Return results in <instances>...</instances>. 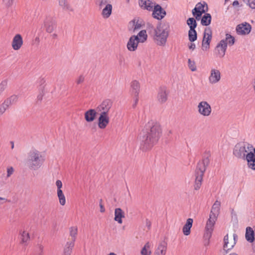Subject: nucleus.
Listing matches in <instances>:
<instances>
[{"label": "nucleus", "instance_id": "f257e3e1", "mask_svg": "<svg viewBox=\"0 0 255 255\" xmlns=\"http://www.w3.org/2000/svg\"><path fill=\"white\" fill-rule=\"evenodd\" d=\"M161 135L162 128L160 124L154 120L149 121L142 130L140 149L143 151L151 149L157 143Z\"/></svg>", "mask_w": 255, "mask_h": 255}, {"label": "nucleus", "instance_id": "f03ea898", "mask_svg": "<svg viewBox=\"0 0 255 255\" xmlns=\"http://www.w3.org/2000/svg\"><path fill=\"white\" fill-rule=\"evenodd\" d=\"M45 161L44 157L39 151L33 149L28 153L27 164L29 168L32 170L39 169Z\"/></svg>", "mask_w": 255, "mask_h": 255}, {"label": "nucleus", "instance_id": "7ed1b4c3", "mask_svg": "<svg viewBox=\"0 0 255 255\" xmlns=\"http://www.w3.org/2000/svg\"><path fill=\"white\" fill-rule=\"evenodd\" d=\"M169 26L165 24H159L154 29L153 39L159 46H164L169 35Z\"/></svg>", "mask_w": 255, "mask_h": 255}, {"label": "nucleus", "instance_id": "20e7f679", "mask_svg": "<svg viewBox=\"0 0 255 255\" xmlns=\"http://www.w3.org/2000/svg\"><path fill=\"white\" fill-rule=\"evenodd\" d=\"M209 162L210 160L209 158L206 157L204 158L202 161H199L197 164L195 170L196 178L194 185V189L196 190L200 188L203 176Z\"/></svg>", "mask_w": 255, "mask_h": 255}, {"label": "nucleus", "instance_id": "39448f33", "mask_svg": "<svg viewBox=\"0 0 255 255\" xmlns=\"http://www.w3.org/2000/svg\"><path fill=\"white\" fill-rule=\"evenodd\" d=\"M253 146L246 142L237 143L233 148V155L237 158L243 159L249 150H252Z\"/></svg>", "mask_w": 255, "mask_h": 255}, {"label": "nucleus", "instance_id": "423d86ee", "mask_svg": "<svg viewBox=\"0 0 255 255\" xmlns=\"http://www.w3.org/2000/svg\"><path fill=\"white\" fill-rule=\"evenodd\" d=\"M70 234L72 238V241L66 243L62 255H71L73 248L74 246L76 237L77 234V228L76 227H71L70 229Z\"/></svg>", "mask_w": 255, "mask_h": 255}, {"label": "nucleus", "instance_id": "0eeeda50", "mask_svg": "<svg viewBox=\"0 0 255 255\" xmlns=\"http://www.w3.org/2000/svg\"><path fill=\"white\" fill-rule=\"evenodd\" d=\"M197 109L198 113L204 117H208L211 114V107L206 101L200 102L198 105Z\"/></svg>", "mask_w": 255, "mask_h": 255}, {"label": "nucleus", "instance_id": "6e6552de", "mask_svg": "<svg viewBox=\"0 0 255 255\" xmlns=\"http://www.w3.org/2000/svg\"><path fill=\"white\" fill-rule=\"evenodd\" d=\"M212 32L210 27L205 28L204 32V37L202 43V48L204 51L209 49L210 43L212 39Z\"/></svg>", "mask_w": 255, "mask_h": 255}, {"label": "nucleus", "instance_id": "1a4fd4ad", "mask_svg": "<svg viewBox=\"0 0 255 255\" xmlns=\"http://www.w3.org/2000/svg\"><path fill=\"white\" fill-rule=\"evenodd\" d=\"M169 94V91L165 86L160 87L158 91L157 99L160 104L164 103L168 99V96Z\"/></svg>", "mask_w": 255, "mask_h": 255}, {"label": "nucleus", "instance_id": "9d476101", "mask_svg": "<svg viewBox=\"0 0 255 255\" xmlns=\"http://www.w3.org/2000/svg\"><path fill=\"white\" fill-rule=\"evenodd\" d=\"M152 16L158 20H161L166 15V11L159 4H155L153 6L152 9Z\"/></svg>", "mask_w": 255, "mask_h": 255}, {"label": "nucleus", "instance_id": "9b49d317", "mask_svg": "<svg viewBox=\"0 0 255 255\" xmlns=\"http://www.w3.org/2000/svg\"><path fill=\"white\" fill-rule=\"evenodd\" d=\"M217 216L215 215H212L210 214L209 218L208 219L206 226V232L205 233V236L207 237L210 238L211 236V233L213 231V228L214 226L216 221L217 219Z\"/></svg>", "mask_w": 255, "mask_h": 255}, {"label": "nucleus", "instance_id": "f8f14e48", "mask_svg": "<svg viewBox=\"0 0 255 255\" xmlns=\"http://www.w3.org/2000/svg\"><path fill=\"white\" fill-rule=\"evenodd\" d=\"M252 26L246 22L238 24L236 27V31L240 35H247L250 33Z\"/></svg>", "mask_w": 255, "mask_h": 255}, {"label": "nucleus", "instance_id": "ddd939ff", "mask_svg": "<svg viewBox=\"0 0 255 255\" xmlns=\"http://www.w3.org/2000/svg\"><path fill=\"white\" fill-rule=\"evenodd\" d=\"M113 105V101L110 99H106L104 100L102 103L99 105L97 108L98 112H105L108 114L110 109Z\"/></svg>", "mask_w": 255, "mask_h": 255}, {"label": "nucleus", "instance_id": "4468645a", "mask_svg": "<svg viewBox=\"0 0 255 255\" xmlns=\"http://www.w3.org/2000/svg\"><path fill=\"white\" fill-rule=\"evenodd\" d=\"M110 119L108 116V114L105 112L101 113L100 116L98 118V127L101 129H104L106 128L109 123Z\"/></svg>", "mask_w": 255, "mask_h": 255}, {"label": "nucleus", "instance_id": "2eb2a0df", "mask_svg": "<svg viewBox=\"0 0 255 255\" xmlns=\"http://www.w3.org/2000/svg\"><path fill=\"white\" fill-rule=\"evenodd\" d=\"M243 159L247 160L249 167L255 170V155L252 150H249Z\"/></svg>", "mask_w": 255, "mask_h": 255}, {"label": "nucleus", "instance_id": "dca6fc26", "mask_svg": "<svg viewBox=\"0 0 255 255\" xmlns=\"http://www.w3.org/2000/svg\"><path fill=\"white\" fill-rule=\"evenodd\" d=\"M137 39H138V36L135 35H132L129 38L127 45L129 51H134L136 49L139 42Z\"/></svg>", "mask_w": 255, "mask_h": 255}, {"label": "nucleus", "instance_id": "f3484780", "mask_svg": "<svg viewBox=\"0 0 255 255\" xmlns=\"http://www.w3.org/2000/svg\"><path fill=\"white\" fill-rule=\"evenodd\" d=\"M155 4L152 0H138V4L141 8L149 11L152 10Z\"/></svg>", "mask_w": 255, "mask_h": 255}, {"label": "nucleus", "instance_id": "a211bd4d", "mask_svg": "<svg viewBox=\"0 0 255 255\" xmlns=\"http://www.w3.org/2000/svg\"><path fill=\"white\" fill-rule=\"evenodd\" d=\"M23 44V39L19 34H16L12 41V47L14 50H19Z\"/></svg>", "mask_w": 255, "mask_h": 255}, {"label": "nucleus", "instance_id": "6ab92c4d", "mask_svg": "<svg viewBox=\"0 0 255 255\" xmlns=\"http://www.w3.org/2000/svg\"><path fill=\"white\" fill-rule=\"evenodd\" d=\"M227 43L224 42L222 39L217 45L215 50L218 51V55L220 57H223L227 48Z\"/></svg>", "mask_w": 255, "mask_h": 255}, {"label": "nucleus", "instance_id": "aec40b11", "mask_svg": "<svg viewBox=\"0 0 255 255\" xmlns=\"http://www.w3.org/2000/svg\"><path fill=\"white\" fill-rule=\"evenodd\" d=\"M221 79V73L218 70L212 69L211 74L209 77V82L211 84H215L218 82Z\"/></svg>", "mask_w": 255, "mask_h": 255}, {"label": "nucleus", "instance_id": "412c9836", "mask_svg": "<svg viewBox=\"0 0 255 255\" xmlns=\"http://www.w3.org/2000/svg\"><path fill=\"white\" fill-rule=\"evenodd\" d=\"M44 26L47 32L51 33L56 27L55 20L51 17L46 18L44 22Z\"/></svg>", "mask_w": 255, "mask_h": 255}, {"label": "nucleus", "instance_id": "4be33fe9", "mask_svg": "<svg viewBox=\"0 0 255 255\" xmlns=\"http://www.w3.org/2000/svg\"><path fill=\"white\" fill-rule=\"evenodd\" d=\"M97 116V112L95 109H89L84 114L85 119L87 122L90 123L94 121Z\"/></svg>", "mask_w": 255, "mask_h": 255}, {"label": "nucleus", "instance_id": "5701e85b", "mask_svg": "<svg viewBox=\"0 0 255 255\" xmlns=\"http://www.w3.org/2000/svg\"><path fill=\"white\" fill-rule=\"evenodd\" d=\"M166 250V244L164 242H162L155 250L154 255H165Z\"/></svg>", "mask_w": 255, "mask_h": 255}, {"label": "nucleus", "instance_id": "b1692460", "mask_svg": "<svg viewBox=\"0 0 255 255\" xmlns=\"http://www.w3.org/2000/svg\"><path fill=\"white\" fill-rule=\"evenodd\" d=\"M140 91V85L139 82L134 80L130 84V92L134 96H138Z\"/></svg>", "mask_w": 255, "mask_h": 255}, {"label": "nucleus", "instance_id": "393cba45", "mask_svg": "<svg viewBox=\"0 0 255 255\" xmlns=\"http://www.w3.org/2000/svg\"><path fill=\"white\" fill-rule=\"evenodd\" d=\"M125 218V214L122 209L116 208L115 210V221L119 224H122L123 223L122 218Z\"/></svg>", "mask_w": 255, "mask_h": 255}, {"label": "nucleus", "instance_id": "a878e982", "mask_svg": "<svg viewBox=\"0 0 255 255\" xmlns=\"http://www.w3.org/2000/svg\"><path fill=\"white\" fill-rule=\"evenodd\" d=\"M142 27V25L139 22L138 20L133 19L129 22L128 26V30L129 31H132L135 32V31L139 30Z\"/></svg>", "mask_w": 255, "mask_h": 255}, {"label": "nucleus", "instance_id": "bb28decb", "mask_svg": "<svg viewBox=\"0 0 255 255\" xmlns=\"http://www.w3.org/2000/svg\"><path fill=\"white\" fill-rule=\"evenodd\" d=\"M193 219L191 218H188L186 222V224L183 227V233L184 235L188 236L190 234L191 228L193 224Z\"/></svg>", "mask_w": 255, "mask_h": 255}, {"label": "nucleus", "instance_id": "cd10ccee", "mask_svg": "<svg viewBox=\"0 0 255 255\" xmlns=\"http://www.w3.org/2000/svg\"><path fill=\"white\" fill-rule=\"evenodd\" d=\"M221 203L217 200L212 207L210 214L218 217L220 213Z\"/></svg>", "mask_w": 255, "mask_h": 255}, {"label": "nucleus", "instance_id": "c85d7f7f", "mask_svg": "<svg viewBox=\"0 0 255 255\" xmlns=\"http://www.w3.org/2000/svg\"><path fill=\"white\" fill-rule=\"evenodd\" d=\"M113 6L111 4H107L102 10V15L104 18H109L112 14Z\"/></svg>", "mask_w": 255, "mask_h": 255}, {"label": "nucleus", "instance_id": "c756f323", "mask_svg": "<svg viewBox=\"0 0 255 255\" xmlns=\"http://www.w3.org/2000/svg\"><path fill=\"white\" fill-rule=\"evenodd\" d=\"M246 239L250 243L253 242L255 240L254 232L250 227L246 228Z\"/></svg>", "mask_w": 255, "mask_h": 255}, {"label": "nucleus", "instance_id": "7c9ffc66", "mask_svg": "<svg viewBox=\"0 0 255 255\" xmlns=\"http://www.w3.org/2000/svg\"><path fill=\"white\" fill-rule=\"evenodd\" d=\"M212 17L210 13H205L202 16L201 20V23L204 26H208L211 22Z\"/></svg>", "mask_w": 255, "mask_h": 255}, {"label": "nucleus", "instance_id": "2f4dec72", "mask_svg": "<svg viewBox=\"0 0 255 255\" xmlns=\"http://www.w3.org/2000/svg\"><path fill=\"white\" fill-rule=\"evenodd\" d=\"M151 245L149 242H147L142 248L140 254L141 255H151Z\"/></svg>", "mask_w": 255, "mask_h": 255}, {"label": "nucleus", "instance_id": "473e14b6", "mask_svg": "<svg viewBox=\"0 0 255 255\" xmlns=\"http://www.w3.org/2000/svg\"><path fill=\"white\" fill-rule=\"evenodd\" d=\"M222 40H224L225 42L227 43V45H229L230 46H233L235 42V37L228 33L226 34L225 39Z\"/></svg>", "mask_w": 255, "mask_h": 255}, {"label": "nucleus", "instance_id": "72a5a7b5", "mask_svg": "<svg viewBox=\"0 0 255 255\" xmlns=\"http://www.w3.org/2000/svg\"><path fill=\"white\" fill-rule=\"evenodd\" d=\"M136 36H138V39L137 40L139 42L143 43L147 40V35L145 30H141Z\"/></svg>", "mask_w": 255, "mask_h": 255}, {"label": "nucleus", "instance_id": "f704fd0d", "mask_svg": "<svg viewBox=\"0 0 255 255\" xmlns=\"http://www.w3.org/2000/svg\"><path fill=\"white\" fill-rule=\"evenodd\" d=\"M59 3L60 6L65 10H68L69 11L73 10V8L66 0H59Z\"/></svg>", "mask_w": 255, "mask_h": 255}, {"label": "nucleus", "instance_id": "c9c22d12", "mask_svg": "<svg viewBox=\"0 0 255 255\" xmlns=\"http://www.w3.org/2000/svg\"><path fill=\"white\" fill-rule=\"evenodd\" d=\"M189 40L193 42L197 40V33L195 29L189 30L188 31Z\"/></svg>", "mask_w": 255, "mask_h": 255}, {"label": "nucleus", "instance_id": "e433bc0d", "mask_svg": "<svg viewBox=\"0 0 255 255\" xmlns=\"http://www.w3.org/2000/svg\"><path fill=\"white\" fill-rule=\"evenodd\" d=\"M187 24L190 28L189 30L195 29L197 25L196 20L193 17L189 18L187 19Z\"/></svg>", "mask_w": 255, "mask_h": 255}, {"label": "nucleus", "instance_id": "4c0bfd02", "mask_svg": "<svg viewBox=\"0 0 255 255\" xmlns=\"http://www.w3.org/2000/svg\"><path fill=\"white\" fill-rule=\"evenodd\" d=\"M111 0H96V4L99 8L106 6L107 4H111Z\"/></svg>", "mask_w": 255, "mask_h": 255}, {"label": "nucleus", "instance_id": "58836bf2", "mask_svg": "<svg viewBox=\"0 0 255 255\" xmlns=\"http://www.w3.org/2000/svg\"><path fill=\"white\" fill-rule=\"evenodd\" d=\"M57 196L59 200L60 204L62 206L64 205L66 203V199L62 190L57 191Z\"/></svg>", "mask_w": 255, "mask_h": 255}, {"label": "nucleus", "instance_id": "ea45409f", "mask_svg": "<svg viewBox=\"0 0 255 255\" xmlns=\"http://www.w3.org/2000/svg\"><path fill=\"white\" fill-rule=\"evenodd\" d=\"M18 100V97L16 95H12L5 101V104L9 106L10 105L15 103Z\"/></svg>", "mask_w": 255, "mask_h": 255}, {"label": "nucleus", "instance_id": "a19ab883", "mask_svg": "<svg viewBox=\"0 0 255 255\" xmlns=\"http://www.w3.org/2000/svg\"><path fill=\"white\" fill-rule=\"evenodd\" d=\"M224 249H227V250H230V249H231L234 246V245H231V246L229 247L228 246V244H229V237H228V235H226L224 238Z\"/></svg>", "mask_w": 255, "mask_h": 255}, {"label": "nucleus", "instance_id": "79ce46f5", "mask_svg": "<svg viewBox=\"0 0 255 255\" xmlns=\"http://www.w3.org/2000/svg\"><path fill=\"white\" fill-rule=\"evenodd\" d=\"M21 242L23 243H26L29 240V234L25 231H23L21 235Z\"/></svg>", "mask_w": 255, "mask_h": 255}, {"label": "nucleus", "instance_id": "37998d69", "mask_svg": "<svg viewBox=\"0 0 255 255\" xmlns=\"http://www.w3.org/2000/svg\"><path fill=\"white\" fill-rule=\"evenodd\" d=\"M193 10L197 11H202L203 10H205V12L207 11V9L204 8L203 5L201 4V2H198L196 5V6L194 7Z\"/></svg>", "mask_w": 255, "mask_h": 255}, {"label": "nucleus", "instance_id": "c03bdc74", "mask_svg": "<svg viewBox=\"0 0 255 255\" xmlns=\"http://www.w3.org/2000/svg\"><path fill=\"white\" fill-rule=\"evenodd\" d=\"M205 11L203 10L202 11H194L193 9L192 10V14L194 16H195L196 19L197 20H199L200 17H201L203 13H205Z\"/></svg>", "mask_w": 255, "mask_h": 255}, {"label": "nucleus", "instance_id": "a18cd8bd", "mask_svg": "<svg viewBox=\"0 0 255 255\" xmlns=\"http://www.w3.org/2000/svg\"><path fill=\"white\" fill-rule=\"evenodd\" d=\"M188 66L192 71H195L196 70V66L194 61H192L190 59H189L188 60Z\"/></svg>", "mask_w": 255, "mask_h": 255}, {"label": "nucleus", "instance_id": "49530a36", "mask_svg": "<svg viewBox=\"0 0 255 255\" xmlns=\"http://www.w3.org/2000/svg\"><path fill=\"white\" fill-rule=\"evenodd\" d=\"M247 3L249 6L252 9H255V0H247Z\"/></svg>", "mask_w": 255, "mask_h": 255}, {"label": "nucleus", "instance_id": "de8ad7c7", "mask_svg": "<svg viewBox=\"0 0 255 255\" xmlns=\"http://www.w3.org/2000/svg\"><path fill=\"white\" fill-rule=\"evenodd\" d=\"M14 169L12 167H9L7 168V177H10L13 173Z\"/></svg>", "mask_w": 255, "mask_h": 255}, {"label": "nucleus", "instance_id": "09e8293b", "mask_svg": "<svg viewBox=\"0 0 255 255\" xmlns=\"http://www.w3.org/2000/svg\"><path fill=\"white\" fill-rule=\"evenodd\" d=\"M13 0H2L3 3L6 7L10 6L13 3Z\"/></svg>", "mask_w": 255, "mask_h": 255}, {"label": "nucleus", "instance_id": "8fccbe9b", "mask_svg": "<svg viewBox=\"0 0 255 255\" xmlns=\"http://www.w3.org/2000/svg\"><path fill=\"white\" fill-rule=\"evenodd\" d=\"M56 185L57 187V191H61V188L62 187V183L60 180H57L56 182Z\"/></svg>", "mask_w": 255, "mask_h": 255}, {"label": "nucleus", "instance_id": "3c124183", "mask_svg": "<svg viewBox=\"0 0 255 255\" xmlns=\"http://www.w3.org/2000/svg\"><path fill=\"white\" fill-rule=\"evenodd\" d=\"M85 78L83 75H80L76 80L77 84H80L84 81Z\"/></svg>", "mask_w": 255, "mask_h": 255}, {"label": "nucleus", "instance_id": "603ef678", "mask_svg": "<svg viewBox=\"0 0 255 255\" xmlns=\"http://www.w3.org/2000/svg\"><path fill=\"white\" fill-rule=\"evenodd\" d=\"M102 202H103V200L102 199H101L99 201V206L100 207V212L101 213H104L105 211V208L102 204Z\"/></svg>", "mask_w": 255, "mask_h": 255}, {"label": "nucleus", "instance_id": "864d4df0", "mask_svg": "<svg viewBox=\"0 0 255 255\" xmlns=\"http://www.w3.org/2000/svg\"><path fill=\"white\" fill-rule=\"evenodd\" d=\"M43 91L39 93L37 96V102H41L43 99Z\"/></svg>", "mask_w": 255, "mask_h": 255}, {"label": "nucleus", "instance_id": "5fc2aeb1", "mask_svg": "<svg viewBox=\"0 0 255 255\" xmlns=\"http://www.w3.org/2000/svg\"><path fill=\"white\" fill-rule=\"evenodd\" d=\"M38 249L39 252L38 255H43L42 252L43 250V247L41 245H38Z\"/></svg>", "mask_w": 255, "mask_h": 255}, {"label": "nucleus", "instance_id": "6e6d98bb", "mask_svg": "<svg viewBox=\"0 0 255 255\" xmlns=\"http://www.w3.org/2000/svg\"><path fill=\"white\" fill-rule=\"evenodd\" d=\"M7 202H9L10 201L5 198L0 197V205L2 204Z\"/></svg>", "mask_w": 255, "mask_h": 255}, {"label": "nucleus", "instance_id": "4d7b16f0", "mask_svg": "<svg viewBox=\"0 0 255 255\" xmlns=\"http://www.w3.org/2000/svg\"><path fill=\"white\" fill-rule=\"evenodd\" d=\"M134 96V103L132 105L133 108H135L136 107V105L137 104L138 101V96Z\"/></svg>", "mask_w": 255, "mask_h": 255}, {"label": "nucleus", "instance_id": "13d9d810", "mask_svg": "<svg viewBox=\"0 0 255 255\" xmlns=\"http://www.w3.org/2000/svg\"><path fill=\"white\" fill-rule=\"evenodd\" d=\"M145 225L147 227L148 229H150L151 226V222L148 219H147L145 220Z\"/></svg>", "mask_w": 255, "mask_h": 255}, {"label": "nucleus", "instance_id": "bf43d9fd", "mask_svg": "<svg viewBox=\"0 0 255 255\" xmlns=\"http://www.w3.org/2000/svg\"><path fill=\"white\" fill-rule=\"evenodd\" d=\"M196 48V45L194 43L191 42L190 43V45H189V48L190 50H194Z\"/></svg>", "mask_w": 255, "mask_h": 255}, {"label": "nucleus", "instance_id": "052dcab7", "mask_svg": "<svg viewBox=\"0 0 255 255\" xmlns=\"http://www.w3.org/2000/svg\"><path fill=\"white\" fill-rule=\"evenodd\" d=\"M201 4L203 5L204 8L205 9H207V11L208 10V4L206 1H202L201 2Z\"/></svg>", "mask_w": 255, "mask_h": 255}, {"label": "nucleus", "instance_id": "680f3d73", "mask_svg": "<svg viewBox=\"0 0 255 255\" xmlns=\"http://www.w3.org/2000/svg\"><path fill=\"white\" fill-rule=\"evenodd\" d=\"M239 4V2L238 0H235L233 3V6H237V5H238Z\"/></svg>", "mask_w": 255, "mask_h": 255}, {"label": "nucleus", "instance_id": "e2e57ef3", "mask_svg": "<svg viewBox=\"0 0 255 255\" xmlns=\"http://www.w3.org/2000/svg\"><path fill=\"white\" fill-rule=\"evenodd\" d=\"M10 144L11 145V149H13L14 148V142L12 141H10Z\"/></svg>", "mask_w": 255, "mask_h": 255}, {"label": "nucleus", "instance_id": "0e129e2a", "mask_svg": "<svg viewBox=\"0 0 255 255\" xmlns=\"http://www.w3.org/2000/svg\"><path fill=\"white\" fill-rule=\"evenodd\" d=\"M230 255H238L236 253H233L230 254Z\"/></svg>", "mask_w": 255, "mask_h": 255}, {"label": "nucleus", "instance_id": "69168bd1", "mask_svg": "<svg viewBox=\"0 0 255 255\" xmlns=\"http://www.w3.org/2000/svg\"><path fill=\"white\" fill-rule=\"evenodd\" d=\"M117 255L116 254L114 253H111L109 255Z\"/></svg>", "mask_w": 255, "mask_h": 255}, {"label": "nucleus", "instance_id": "338daca9", "mask_svg": "<svg viewBox=\"0 0 255 255\" xmlns=\"http://www.w3.org/2000/svg\"><path fill=\"white\" fill-rule=\"evenodd\" d=\"M237 237V235H236L234 234V240H235V238H236V237Z\"/></svg>", "mask_w": 255, "mask_h": 255}, {"label": "nucleus", "instance_id": "774afa93", "mask_svg": "<svg viewBox=\"0 0 255 255\" xmlns=\"http://www.w3.org/2000/svg\"><path fill=\"white\" fill-rule=\"evenodd\" d=\"M253 153H254L255 154V148H254V152H253Z\"/></svg>", "mask_w": 255, "mask_h": 255}]
</instances>
